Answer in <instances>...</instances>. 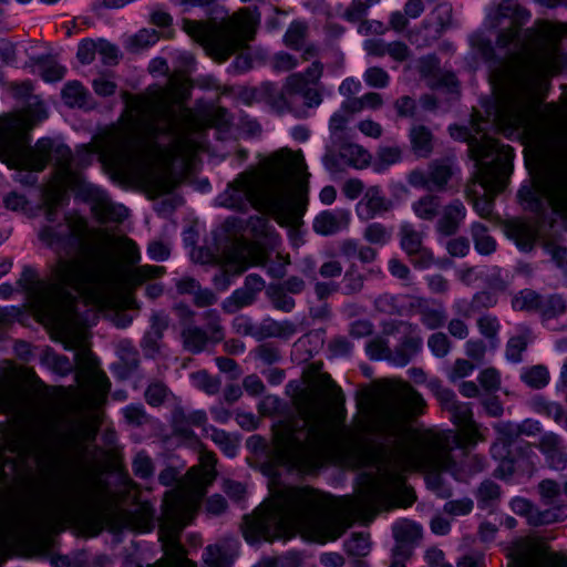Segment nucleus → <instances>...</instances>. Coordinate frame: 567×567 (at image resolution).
I'll return each mask as SVG.
<instances>
[{"label": "nucleus", "instance_id": "1", "mask_svg": "<svg viewBox=\"0 0 567 567\" xmlns=\"http://www.w3.org/2000/svg\"><path fill=\"white\" fill-rule=\"evenodd\" d=\"M54 166V179L41 192L40 208L48 224L41 227L38 237L59 257L50 267V281L39 279L37 271L25 266L17 285L38 312L55 321L72 322L78 320V298L112 287L116 267L109 255L91 251L89 229L83 219L65 218L64 223L52 225L66 197V187L76 179L72 162L66 163L65 172L62 165Z\"/></svg>", "mask_w": 567, "mask_h": 567}, {"label": "nucleus", "instance_id": "2", "mask_svg": "<svg viewBox=\"0 0 567 567\" xmlns=\"http://www.w3.org/2000/svg\"><path fill=\"white\" fill-rule=\"evenodd\" d=\"M272 497L252 516L245 517L244 536L248 543L286 538L295 527L305 529L318 543L336 540L353 518L373 517L382 509L408 507L415 501L414 492L392 470H385L381 482L359 496L343 498L337 508L309 487L285 486L275 491Z\"/></svg>", "mask_w": 567, "mask_h": 567}, {"label": "nucleus", "instance_id": "3", "mask_svg": "<svg viewBox=\"0 0 567 567\" xmlns=\"http://www.w3.org/2000/svg\"><path fill=\"white\" fill-rule=\"evenodd\" d=\"M558 38H496L493 44L488 38H473L482 58L493 62V72L501 82L512 87L497 118L508 126L517 127L525 122L528 112L527 94L543 76L561 69Z\"/></svg>", "mask_w": 567, "mask_h": 567}, {"label": "nucleus", "instance_id": "4", "mask_svg": "<svg viewBox=\"0 0 567 567\" xmlns=\"http://www.w3.org/2000/svg\"><path fill=\"white\" fill-rule=\"evenodd\" d=\"M305 168L300 154L279 151L265 158L258 169L239 174L217 200L220 206L239 212L254 207L282 226L296 227L301 223L306 199L291 190L290 183Z\"/></svg>", "mask_w": 567, "mask_h": 567}, {"label": "nucleus", "instance_id": "5", "mask_svg": "<svg viewBox=\"0 0 567 567\" xmlns=\"http://www.w3.org/2000/svg\"><path fill=\"white\" fill-rule=\"evenodd\" d=\"M130 107L136 114L135 135L140 152L150 162L145 182L154 196L176 187L172 166L186 157L189 141L182 132L183 118L163 93L132 96Z\"/></svg>", "mask_w": 567, "mask_h": 567}, {"label": "nucleus", "instance_id": "6", "mask_svg": "<svg viewBox=\"0 0 567 567\" xmlns=\"http://www.w3.org/2000/svg\"><path fill=\"white\" fill-rule=\"evenodd\" d=\"M424 405L420 393L409 383L399 382L379 404L371 423L372 431L386 443H393L395 456L406 455L420 467L432 472H449L461 478L449 439L431 436L411 453L404 449L403 441L409 433V422L422 412Z\"/></svg>", "mask_w": 567, "mask_h": 567}, {"label": "nucleus", "instance_id": "7", "mask_svg": "<svg viewBox=\"0 0 567 567\" xmlns=\"http://www.w3.org/2000/svg\"><path fill=\"white\" fill-rule=\"evenodd\" d=\"M48 117L45 106L37 96H30L23 111L10 113L0 121V161L10 168L41 172L52 161L62 165L73 162L71 150L51 138H40L34 146L29 143L28 132Z\"/></svg>", "mask_w": 567, "mask_h": 567}, {"label": "nucleus", "instance_id": "8", "mask_svg": "<svg viewBox=\"0 0 567 567\" xmlns=\"http://www.w3.org/2000/svg\"><path fill=\"white\" fill-rule=\"evenodd\" d=\"M300 415L276 433L275 446L281 463L306 472L321 464L337 445L338 434L326 403L313 401L300 410Z\"/></svg>", "mask_w": 567, "mask_h": 567}, {"label": "nucleus", "instance_id": "9", "mask_svg": "<svg viewBox=\"0 0 567 567\" xmlns=\"http://www.w3.org/2000/svg\"><path fill=\"white\" fill-rule=\"evenodd\" d=\"M216 460L212 453L200 455V465L193 466L186 474V483L178 489L165 494L163 520L161 523V539L164 546H171L169 563H158L147 567H197L195 563L185 557L178 537L188 524L189 514L206 494L216 478Z\"/></svg>", "mask_w": 567, "mask_h": 567}, {"label": "nucleus", "instance_id": "10", "mask_svg": "<svg viewBox=\"0 0 567 567\" xmlns=\"http://www.w3.org/2000/svg\"><path fill=\"white\" fill-rule=\"evenodd\" d=\"M45 486L54 512L72 517L92 509L103 494L102 481L82 462L54 454L45 466Z\"/></svg>", "mask_w": 567, "mask_h": 567}, {"label": "nucleus", "instance_id": "11", "mask_svg": "<svg viewBox=\"0 0 567 567\" xmlns=\"http://www.w3.org/2000/svg\"><path fill=\"white\" fill-rule=\"evenodd\" d=\"M32 461L43 457L29 427L18 421L4 427L0 436V486L22 482L32 473Z\"/></svg>", "mask_w": 567, "mask_h": 567}, {"label": "nucleus", "instance_id": "12", "mask_svg": "<svg viewBox=\"0 0 567 567\" xmlns=\"http://www.w3.org/2000/svg\"><path fill=\"white\" fill-rule=\"evenodd\" d=\"M518 197L525 208L543 215L550 206L557 215L567 217V142L558 147L548 164L542 188H522Z\"/></svg>", "mask_w": 567, "mask_h": 567}, {"label": "nucleus", "instance_id": "13", "mask_svg": "<svg viewBox=\"0 0 567 567\" xmlns=\"http://www.w3.org/2000/svg\"><path fill=\"white\" fill-rule=\"evenodd\" d=\"M481 132L482 128L478 125L475 128V134H472L464 126L450 127V134L453 138L467 143L470 157L475 162L477 177L481 178L484 186L489 187L491 183L499 181V176L506 172L514 154L512 147L498 145L486 134L477 136Z\"/></svg>", "mask_w": 567, "mask_h": 567}, {"label": "nucleus", "instance_id": "14", "mask_svg": "<svg viewBox=\"0 0 567 567\" xmlns=\"http://www.w3.org/2000/svg\"><path fill=\"white\" fill-rule=\"evenodd\" d=\"M532 13L520 6L517 0H502L491 10L484 20V27L496 35H567L553 30V24L546 20H536L530 28H525Z\"/></svg>", "mask_w": 567, "mask_h": 567}, {"label": "nucleus", "instance_id": "15", "mask_svg": "<svg viewBox=\"0 0 567 567\" xmlns=\"http://www.w3.org/2000/svg\"><path fill=\"white\" fill-rule=\"evenodd\" d=\"M260 24V14L241 8L235 14H228L223 9L216 10V16L205 20L182 19V31L187 35H256Z\"/></svg>", "mask_w": 567, "mask_h": 567}, {"label": "nucleus", "instance_id": "16", "mask_svg": "<svg viewBox=\"0 0 567 567\" xmlns=\"http://www.w3.org/2000/svg\"><path fill=\"white\" fill-rule=\"evenodd\" d=\"M268 255L264 247L246 241L234 243L224 250L213 284L218 290H226L231 277L241 275L250 265H264Z\"/></svg>", "mask_w": 567, "mask_h": 567}, {"label": "nucleus", "instance_id": "17", "mask_svg": "<svg viewBox=\"0 0 567 567\" xmlns=\"http://www.w3.org/2000/svg\"><path fill=\"white\" fill-rule=\"evenodd\" d=\"M511 567H567V554L550 551L539 539H523L511 550Z\"/></svg>", "mask_w": 567, "mask_h": 567}, {"label": "nucleus", "instance_id": "18", "mask_svg": "<svg viewBox=\"0 0 567 567\" xmlns=\"http://www.w3.org/2000/svg\"><path fill=\"white\" fill-rule=\"evenodd\" d=\"M512 161H509L506 172L499 176V181L491 183L489 187H486L477 177V169H475L472 178L466 185L465 194L466 197L473 203L475 212L486 219H491L493 216L494 208V196L502 192L506 185V179L512 172Z\"/></svg>", "mask_w": 567, "mask_h": 567}, {"label": "nucleus", "instance_id": "19", "mask_svg": "<svg viewBox=\"0 0 567 567\" xmlns=\"http://www.w3.org/2000/svg\"><path fill=\"white\" fill-rule=\"evenodd\" d=\"M154 509L147 503L138 504L133 511H118L105 516L106 524L113 533L131 529L150 532L153 528Z\"/></svg>", "mask_w": 567, "mask_h": 567}, {"label": "nucleus", "instance_id": "20", "mask_svg": "<svg viewBox=\"0 0 567 567\" xmlns=\"http://www.w3.org/2000/svg\"><path fill=\"white\" fill-rule=\"evenodd\" d=\"M512 511L526 518L532 526L550 525L567 519V504H558L540 509L527 498L515 497L511 502Z\"/></svg>", "mask_w": 567, "mask_h": 567}, {"label": "nucleus", "instance_id": "21", "mask_svg": "<svg viewBox=\"0 0 567 567\" xmlns=\"http://www.w3.org/2000/svg\"><path fill=\"white\" fill-rule=\"evenodd\" d=\"M422 29L425 32L442 34L456 32L461 29V21L454 17L453 7L450 2H441L422 21Z\"/></svg>", "mask_w": 567, "mask_h": 567}, {"label": "nucleus", "instance_id": "22", "mask_svg": "<svg viewBox=\"0 0 567 567\" xmlns=\"http://www.w3.org/2000/svg\"><path fill=\"white\" fill-rule=\"evenodd\" d=\"M467 209L464 203L456 198L442 206L435 224V231L443 237H452L458 233L466 218Z\"/></svg>", "mask_w": 567, "mask_h": 567}, {"label": "nucleus", "instance_id": "23", "mask_svg": "<svg viewBox=\"0 0 567 567\" xmlns=\"http://www.w3.org/2000/svg\"><path fill=\"white\" fill-rule=\"evenodd\" d=\"M264 102L277 114L290 112L299 118L308 117L305 109L292 105L290 95L286 92V81L279 90L274 83H262Z\"/></svg>", "mask_w": 567, "mask_h": 567}, {"label": "nucleus", "instance_id": "24", "mask_svg": "<svg viewBox=\"0 0 567 567\" xmlns=\"http://www.w3.org/2000/svg\"><path fill=\"white\" fill-rule=\"evenodd\" d=\"M544 454L548 466L556 471H563L567 466V452L563 439L555 432H545L536 444Z\"/></svg>", "mask_w": 567, "mask_h": 567}, {"label": "nucleus", "instance_id": "25", "mask_svg": "<svg viewBox=\"0 0 567 567\" xmlns=\"http://www.w3.org/2000/svg\"><path fill=\"white\" fill-rule=\"evenodd\" d=\"M393 203L386 198L378 186L369 187L358 205V216L370 220L377 215L391 210Z\"/></svg>", "mask_w": 567, "mask_h": 567}, {"label": "nucleus", "instance_id": "26", "mask_svg": "<svg viewBox=\"0 0 567 567\" xmlns=\"http://www.w3.org/2000/svg\"><path fill=\"white\" fill-rule=\"evenodd\" d=\"M206 53L217 61H225L246 44L248 38H195Z\"/></svg>", "mask_w": 567, "mask_h": 567}, {"label": "nucleus", "instance_id": "27", "mask_svg": "<svg viewBox=\"0 0 567 567\" xmlns=\"http://www.w3.org/2000/svg\"><path fill=\"white\" fill-rule=\"evenodd\" d=\"M236 555V542L233 539H221L206 547L204 561L208 567H230Z\"/></svg>", "mask_w": 567, "mask_h": 567}, {"label": "nucleus", "instance_id": "28", "mask_svg": "<svg viewBox=\"0 0 567 567\" xmlns=\"http://www.w3.org/2000/svg\"><path fill=\"white\" fill-rule=\"evenodd\" d=\"M503 228L505 235L513 239L522 250L533 249L537 233L532 225L522 219H508L503 223Z\"/></svg>", "mask_w": 567, "mask_h": 567}, {"label": "nucleus", "instance_id": "29", "mask_svg": "<svg viewBox=\"0 0 567 567\" xmlns=\"http://www.w3.org/2000/svg\"><path fill=\"white\" fill-rule=\"evenodd\" d=\"M412 153L420 158H427L434 151L435 136L424 124H412L409 130Z\"/></svg>", "mask_w": 567, "mask_h": 567}, {"label": "nucleus", "instance_id": "30", "mask_svg": "<svg viewBox=\"0 0 567 567\" xmlns=\"http://www.w3.org/2000/svg\"><path fill=\"white\" fill-rule=\"evenodd\" d=\"M453 176L452 165L447 159H435L429 164L426 178L430 182V192H442L446 188Z\"/></svg>", "mask_w": 567, "mask_h": 567}, {"label": "nucleus", "instance_id": "31", "mask_svg": "<svg viewBox=\"0 0 567 567\" xmlns=\"http://www.w3.org/2000/svg\"><path fill=\"white\" fill-rule=\"evenodd\" d=\"M424 11V3L422 0H408L402 11H394L391 13L389 23L393 31L401 33L409 25V19L419 18Z\"/></svg>", "mask_w": 567, "mask_h": 567}, {"label": "nucleus", "instance_id": "32", "mask_svg": "<svg viewBox=\"0 0 567 567\" xmlns=\"http://www.w3.org/2000/svg\"><path fill=\"white\" fill-rule=\"evenodd\" d=\"M96 217L102 221H123L127 216V210L121 205H115L109 197L102 193L97 194L96 202L93 206Z\"/></svg>", "mask_w": 567, "mask_h": 567}, {"label": "nucleus", "instance_id": "33", "mask_svg": "<svg viewBox=\"0 0 567 567\" xmlns=\"http://www.w3.org/2000/svg\"><path fill=\"white\" fill-rule=\"evenodd\" d=\"M297 332V326L289 321H276L271 318H266L258 326V340L267 338H282L288 339Z\"/></svg>", "mask_w": 567, "mask_h": 567}, {"label": "nucleus", "instance_id": "34", "mask_svg": "<svg viewBox=\"0 0 567 567\" xmlns=\"http://www.w3.org/2000/svg\"><path fill=\"white\" fill-rule=\"evenodd\" d=\"M411 307L417 310L422 323L431 330L442 327L446 320L444 308H431L424 298H414Z\"/></svg>", "mask_w": 567, "mask_h": 567}, {"label": "nucleus", "instance_id": "35", "mask_svg": "<svg viewBox=\"0 0 567 567\" xmlns=\"http://www.w3.org/2000/svg\"><path fill=\"white\" fill-rule=\"evenodd\" d=\"M423 233L419 231L414 225L403 223L399 229L400 246L405 254L413 258L417 252H422L423 248Z\"/></svg>", "mask_w": 567, "mask_h": 567}, {"label": "nucleus", "instance_id": "36", "mask_svg": "<svg viewBox=\"0 0 567 567\" xmlns=\"http://www.w3.org/2000/svg\"><path fill=\"white\" fill-rule=\"evenodd\" d=\"M349 224V218L346 214H334L331 212H322L313 221V229L316 233L328 236L346 228Z\"/></svg>", "mask_w": 567, "mask_h": 567}, {"label": "nucleus", "instance_id": "37", "mask_svg": "<svg viewBox=\"0 0 567 567\" xmlns=\"http://www.w3.org/2000/svg\"><path fill=\"white\" fill-rule=\"evenodd\" d=\"M19 405V391L12 377L0 369V410L16 411Z\"/></svg>", "mask_w": 567, "mask_h": 567}, {"label": "nucleus", "instance_id": "38", "mask_svg": "<svg viewBox=\"0 0 567 567\" xmlns=\"http://www.w3.org/2000/svg\"><path fill=\"white\" fill-rule=\"evenodd\" d=\"M533 339V331L527 326H520L517 334L509 338L506 344V358L518 363L522 361V354L527 349L528 343Z\"/></svg>", "mask_w": 567, "mask_h": 567}, {"label": "nucleus", "instance_id": "39", "mask_svg": "<svg viewBox=\"0 0 567 567\" xmlns=\"http://www.w3.org/2000/svg\"><path fill=\"white\" fill-rule=\"evenodd\" d=\"M422 338L419 336H408L402 342L391 351V362L396 365H406L412 358L421 350Z\"/></svg>", "mask_w": 567, "mask_h": 567}, {"label": "nucleus", "instance_id": "40", "mask_svg": "<svg viewBox=\"0 0 567 567\" xmlns=\"http://www.w3.org/2000/svg\"><path fill=\"white\" fill-rule=\"evenodd\" d=\"M497 432V442L492 446L493 455H496L498 450L504 453H509V447L520 437L519 427L517 423L502 422L495 426Z\"/></svg>", "mask_w": 567, "mask_h": 567}, {"label": "nucleus", "instance_id": "41", "mask_svg": "<svg viewBox=\"0 0 567 567\" xmlns=\"http://www.w3.org/2000/svg\"><path fill=\"white\" fill-rule=\"evenodd\" d=\"M333 147L339 151L341 159L355 167H363L370 162L371 155L368 151L358 144L350 143L349 138Z\"/></svg>", "mask_w": 567, "mask_h": 567}, {"label": "nucleus", "instance_id": "42", "mask_svg": "<svg viewBox=\"0 0 567 567\" xmlns=\"http://www.w3.org/2000/svg\"><path fill=\"white\" fill-rule=\"evenodd\" d=\"M471 236L475 250L483 256H489L496 251L497 243L488 233V228L482 223H474L471 226Z\"/></svg>", "mask_w": 567, "mask_h": 567}, {"label": "nucleus", "instance_id": "43", "mask_svg": "<svg viewBox=\"0 0 567 567\" xmlns=\"http://www.w3.org/2000/svg\"><path fill=\"white\" fill-rule=\"evenodd\" d=\"M442 207L441 198L433 194H426L412 204V210L422 220L432 221Z\"/></svg>", "mask_w": 567, "mask_h": 567}, {"label": "nucleus", "instance_id": "44", "mask_svg": "<svg viewBox=\"0 0 567 567\" xmlns=\"http://www.w3.org/2000/svg\"><path fill=\"white\" fill-rule=\"evenodd\" d=\"M182 338L185 349L193 353L203 351L207 342L212 340L207 331L194 324L183 328Z\"/></svg>", "mask_w": 567, "mask_h": 567}, {"label": "nucleus", "instance_id": "45", "mask_svg": "<svg viewBox=\"0 0 567 567\" xmlns=\"http://www.w3.org/2000/svg\"><path fill=\"white\" fill-rule=\"evenodd\" d=\"M566 308V301L563 296L558 293H551L546 297H542L538 315L544 320H549L565 313Z\"/></svg>", "mask_w": 567, "mask_h": 567}, {"label": "nucleus", "instance_id": "46", "mask_svg": "<svg viewBox=\"0 0 567 567\" xmlns=\"http://www.w3.org/2000/svg\"><path fill=\"white\" fill-rule=\"evenodd\" d=\"M313 86L302 73H292L286 78V92L290 95L292 105H298V96L303 97Z\"/></svg>", "mask_w": 567, "mask_h": 567}, {"label": "nucleus", "instance_id": "47", "mask_svg": "<svg viewBox=\"0 0 567 567\" xmlns=\"http://www.w3.org/2000/svg\"><path fill=\"white\" fill-rule=\"evenodd\" d=\"M475 496L481 508L493 507L501 497V487L495 482L485 480L477 487Z\"/></svg>", "mask_w": 567, "mask_h": 567}, {"label": "nucleus", "instance_id": "48", "mask_svg": "<svg viewBox=\"0 0 567 567\" xmlns=\"http://www.w3.org/2000/svg\"><path fill=\"white\" fill-rule=\"evenodd\" d=\"M520 379L524 383L533 389H543L545 388L550 380L548 369L543 364H536L529 368H526Z\"/></svg>", "mask_w": 567, "mask_h": 567}, {"label": "nucleus", "instance_id": "49", "mask_svg": "<svg viewBox=\"0 0 567 567\" xmlns=\"http://www.w3.org/2000/svg\"><path fill=\"white\" fill-rule=\"evenodd\" d=\"M542 295L533 289H524L513 299V308L519 311H539Z\"/></svg>", "mask_w": 567, "mask_h": 567}, {"label": "nucleus", "instance_id": "50", "mask_svg": "<svg viewBox=\"0 0 567 567\" xmlns=\"http://www.w3.org/2000/svg\"><path fill=\"white\" fill-rule=\"evenodd\" d=\"M349 117L346 113L336 112L329 121V132L332 147L337 144L343 143L349 138L348 136Z\"/></svg>", "mask_w": 567, "mask_h": 567}, {"label": "nucleus", "instance_id": "51", "mask_svg": "<svg viewBox=\"0 0 567 567\" xmlns=\"http://www.w3.org/2000/svg\"><path fill=\"white\" fill-rule=\"evenodd\" d=\"M267 296L277 310L291 312L296 306V301L277 284H272L267 288Z\"/></svg>", "mask_w": 567, "mask_h": 567}, {"label": "nucleus", "instance_id": "52", "mask_svg": "<svg viewBox=\"0 0 567 567\" xmlns=\"http://www.w3.org/2000/svg\"><path fill=\"white\" fill-rule=\"evenodd\" d=\"M393 535L395 542H404L414 545L422 536L419 525L411 520H402L394 525Z\"/></svg>", "mask_w": 567, "mask_h": 567}, {"label": "nucleus", "instance_id": "53", "mask_svg": "<svg viewBox=\"0 0 567 567\" xmlns=\"http://www.w3.org/2000/svg\"><path fill=\"white\" fill-rule=\"evenodd\" d=\"M255 299L256 296L243 287L236 289L231 296L223 302L221 307L225 312L235 313L243 307L251 305Z\"/></svg>", "mask_w": 567, "mask_h": 567}, {"label": "nucleus", "instance_id": "54", "mask_svg": "<svg viewBox=\"0 0 567 567\" xmlns=\"http://www.w3.org/2000/svg\"><path fill=\"white\" fill-rule=\"evenodd\" d=\"M537 493L539 495L540 503L545 506H555V501L560 496L561 488L558 482L551 478H545L537 485ZM559 503H557L558 505Z\"/></svg>", "mask_w": 567, "mask_h": 567}, {"label": "nucleus", "instance_id": "55", "mask_svg": "<svg viewBox=\"0 0 567 567\" xmlns=\"http://www.w3.org/2000/svg\"><path fill=\"white\" fill-rule=\"evenodd\" d=\"M532 406L537 413L553 417L556 423H559L564 417V408L560 403L547 401L543 396H535L532 400Z\"/></svg>", "mask_w": 567, "mask_h": 567}, {"label": "nucleus", "instance_id": "56", "mask_svg": "<svg viewBox=\"0 0 567 567\" xmlns=\"http://www.w3.org/2000/svg\"><path fill=\"white\" fill-rule=\"evenodd\" d=\"M164 272L163 267L158 266H140L126 274V282L130 286H137L145 280L161 276Z\"/></svg>", "mask_w": 567, "mask_h": 567}, {"label": "nucleus", "instance_id": "57", "mask_svg": "<svg viewBox=\"0 0 567 567\" xmlns=\"http://www.w3.org/2000/svg\"><path fill=\"white\" fill-rule=\"evenodd\" d=\"M86 91L80 82L73 81L62 90V99L69 106H83L86 103Z\"/></svg>", "mask_w": 567, "mask_h": 567}, {"label": "nucleus", "instance_id": "58", "mask_svg": "<svg viewBox=\"0 0 567 567\" xmlns=\"http://www.w3.org/2000/svg\"><path fill=\"white\" fill-rule=\"evenodd\" d=\"M452 415L453 421L466 430H472L475 426L473 413L468 403L460 402L458 400L447 410Z\"/></svg>", "mask_w": 567, "mask_h": 567}, {"label": "nucleus", "instance_id": "59", "mask_svg": "<svg viewBox=\"0 0 567 567\" xmlns=\"http://www.w3.org/2000/svg\"><path fill=\"white\" fill-rule=\"evenodd\" d=\"M363 238L372 245L383 246L390 240L391 231L381 223H371L364 228Z\"/></svg>", "mask_w": 567, "mask_h": 567}, {"label": "nucleus", "instance_id": "60", "mask_svg": "<svg viewBox=\"0 0 567 567\" xmlns=\"http://www.w3.org/2000/svg\"><path fill=\"white\" fill-rule=\"evenodd\" d=\"M402 151L399 146H382L377 152V169L382 171L401 161Z\"/></svg>", "mask_w": 567, "mask_h": 567}, {"label": "nucleus", "instance_id": "61", "mask_svg": "<svg viewBox=\"0 0 567 567\" xmlns=\"http://www.w3.org/2000/svg\"><path fill=\"white\" fill-rule=\"evenodd\" d=\"M195 385L207 394H216L221 385L220 379L212 377L205 370L192 374Z\"/></svg>", "mask_w": 567, "mask_h": 567}, {"label": "nucleus", "instance_id": "62", "mask_svg": "<svg viewBox=\"0 0 567 567\" xmlns=\"http://www.w3.org/2000/svg\"><path fill=\"white\" fill-rule=\"evenodd\" d=\"M365 277L351 267L343 277V293L355 295L359 293L364 287Z\"/></svg>", "mask_w": 567, "mask_h": 567}, {"label": "nucleus", "instance_id": "63", "mask_svg": "<svg viewBox=\"0 0 567 567\" xmlns=\"http://www.w3.org/2000/svg\"><path fill=\"white\" fill-rule=\"evenodd\" d=\"M172 426L176 434H179L184 437H190L193 435L188 415L183 408L174 409L172 414Z\"/></svg>", "mask_w": 567, "mask_h": 567}, {"label": "nucleus", "instance_id": "64", "mask_svg": "<svg viewBox=\"0 0 567 567\" xmlns=\"http://www.w3.org/2000/svg\"><path fill=\"white\" fill-rule=\"evenodd\" d=\"M451 344L449 337L443 332H435L431 334L427 340L430 350L437 358H444L447 355Z\"/></svg>", "mask_w": 567, "mask_h": 567}]
</instances>
